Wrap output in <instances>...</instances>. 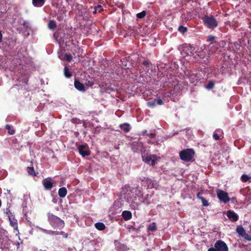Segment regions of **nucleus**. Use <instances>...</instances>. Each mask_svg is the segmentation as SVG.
I'll list each match as a JSON object with an SVG mask.
<instances>
[{
	"label": "nucleus",
	"instance_id": "1",
	"mask_svg": "<svg viewBox=\"0 0 251 251\" xmlns=\"http://www.w3.org/2000/svg\"><path fill=\"white\" fill-rule=\"evenodd\" d=\"M133 189H130L129 186L126 185L123 189L122 193L119 196V198L115 201V202L118 203V204L126 203L135 204L136 197H133Z\"/></svg>",
	"mask_w": 251,
	"mask_h": 251
},
{
	"label": "nucleus",
	"instance_id": "2",
	"mask_svg": "<svg viewBox=\"0 0 251 251\" xmlns=\"http://www.w3.org/2000/svg\"><path fill=\"white\" fill-rule=\"evenodd\" d=\"M48 221L54 229H61L65 226L64 221L52 214H48Z\"/></svg>",
	"mask_w": 251,
	"mask_h": 251
},
{
	"label": "nucleus",
	"instance_id": "3",
	"mask_svg": "<svg viewBox=\"0 0 251 251\" xmlns=\"http://www.w3.org/2000/svg\"><path fill=\"white\" fill-rule=\"evenodd\" d=\"M204 25L209 29H214L218 25V22L212 15H205L202 17Z\"/></svg>",
	"mask_w": 251,
	"mask_h": 251
},
{
	"label": "nucleus",
	"instance_id": "4",
	"mask_svg": "<svg viewBox=\"0 0 251 251\" xmlns=\"http://www.w3.org/2000/svg\"><path fill=\"white\" fill-rule=\"evenodd\" d=\"M180 158L185 162L192 161L195 155L194 150L192 149H184L179 153Z\"/></svg>",
	"mask_w": 251,
	"mask_h": 251
},
{
	"label": "nucleus",
	"instance_id": "5",
	"mask_svg": "<svg viewBox=\"0 0 251 251\" xmlns=\"http://www.w3.org/2000/svg\"><path fill=\"white\" fill-rule=\"evenodd\" d=\"M228 248L226 244L222 240L217 241L214 244V247L208 249L207 251H228Z\"/></svg>",
	"mask_w": 251,
	"mask_h": 251
},
{
	"label": "nucleus",
	"instance_id": "6",
	"mask_svg": "<svg viewBox=\"0 0 251 251\" xmlns=\"http://www.w3.org/2000/svg\"><path fill=\"white\" fill-rule=\"evenodd\" d=\"M217 197L221 202L226 203L230 201L228 193L222 190L218 189L216 190Z\"/></svg>",
	"mask_w": 251,
	"mask_h": 251
},
{
	"label": "nucleus",
	"instance_id": "7",
	"mask_svg": "<svg viewBox=\"0 0 251 251\" xmlns=\"http://www.w3.org/2000/svg\"><path fill=\"white\" fill-rule=\"evenodd\" d=\"M6 214L8 215L10 226L14 228V230H18L17 220L14 217H12V213L10 212L9 210L6 212Z\"/></svg>",
	"mask_w": 251,
	"mask_h": 251
},
{
	"label": "nucleus",
	"instance_id": "8",
	"mask_svg": "<svg viewBox=\"0 0 251 251\" xmlns=\"http://www.w3.org/2000/svg\"><path fill=\"white\" fill-rule=\"evenodd\" d=\"M156 158L155 155H148L143 158V160L146 163L154 166L155 164Z\"/></svg>",
	"mask_w": 251,
	"mask_h": 251
},
{
	"label": "nucleus",
	"instance_id": "9",
	"mask_svg": "<svg viewBox=\"0 0 251 251\" xmlns=\"http://www.w3.org/2000/svg\"><path fill=\"white\" fill-rule=\"evenodd\" d=\"M86 146L85 145H80L78 147V150L79 153L83 156L85 157L86 156H88L90 154V152L88 150H85Z\"/></svg>",
	"mask_w": 251,
	"mask_h": 251
},
{
	"label": "nucleus",
	"instance_id": "10",
	"mask_svg": "<svg viewBox=\"0 0 251 251\" xmlns=\"http://www.w3.org/2000/svg\"><path fill=\"white\" fill-rule=\"evenodd\" d=\"M227 216L233 222H236L238 220V216L234 211L228 210L227 212Z\"/></svg>",
	"mask_w": 251,
	"mask_h": 251
},
{
	"label": "nucleus",
	"instance_id": "11",
	"mask_svg": "<svg viewBox=\"0 0 251 251\" xmlns=\"http://www.w3.org/2000/svg\"><path fill=\"white\" fill-rule=\"evenodd\" d=\"M44 231L47 233H49L51 235H62L64 238H67L68 237V234L65 233L63 231H52V230H44Z\"/></svg>",
	"mask_w": 251,
	"mask_h": 251
},
{
	"label": "nucleus",
	"instance_id": "12",
	"mask_svg": "<svg viewBox=\"0 0 251 251\" xmlns=\"http://www.w3.org/2000/svg\"><path fill=\"white\" fill-rule=\"evenodd\" d=\"M75 88L80 91L84 92L85 90L84 85L77 79H75L74 82Z\"/></svg>",
	"mask_w": 251,
	"mask_h": 251
},
{
	"label": "nucleus",
	"instance_id": "13",
	"mask_svg": "<svg viewBox=\"0 0 251 251\" xmlns=\"http://www.w3.org/2000/svg\"><path fill=\"white\" fill-rule=\"evenodd\" d=\"M122 217L125 221H128L131 219L132 214L129 211H124L122 212Z\"/></svg>",
	"mask_w": 251,
	"mask_h": 251
},
{
	"label": "nucleus",
	"instance_id": "14",
	"mask_svg": "<svg viewBox=\"0 0 251 251\" xmlns=\"http://www.w3.org/2000/svg\"><path fill=\"white\" fill-rule=\"evenodd\" d=\"M7 238H0V249L3 250L7 248L8 244L7 243Z\"/></svg>",
	"mask_w": 251,
	"mask_h": 251
},
{
	"label": "nucleus",
	"instance_id": "15",
	"mask_svg": "<svg viewBox=\"0 0 251 251\" xmlns=\"http://www.w3.org/2000/svg\"><path fill=\"white\" fill-rule=\"evenodd\" d=\"M43 184L45 189L47 190H50L53 186L52 183L47 179H44Z\"/></svg>",
	"mask_w": 251,
	"mask_h": 251
},
{
	"label": "nucleus",
	"instance_id": "16",
	"mask_svg": "<svg viewBox=\"0 0 251 251\" xmlns=\"http://www.w3.org/2000/svg\"><path fill=\"white\" fill-rule=\"evenodd\" d=\"M45 0H32V4L35 7H41L45 4Z\"/></svg>",
	"mask_w": 251,
	"mask_h": 251
},
{
	"label": "nucleus",
	"instance_id": "17",
	"mask_svg": "<svg viewBox=\"0 0 251 251\" xmlns=\"http://www.w3.org/2000/svg\"><path fill=\"white\" fill-rule=\"evenodd\" d=\"M120 127L125 132H128L130 130V127L129 124L124 123L120 125Z\"/></svg>",
	"mask_w": 251,
	"mask_h": 251
},
{
	"label": "nucleus",
	"instance_id": "18",
	"mask_svg": "<svg viewBox=\"0 0 251 251\" xmlns=\"http://www.w3.org/2000/svg\"><path fill=\"white\" fill-rule=\"evenodd\" d=\"M67 193V189L65 187H62L58 190V195L60 198H64Z\"/></svg>",
	"mask_w": 251,
	"mask_h": 251
},
{
	"label": "nucleus",
	"instance_id": "19",
	"mask_svg": "<svg viewBox=\"0 0 251 251\" xmlns=\"http://www.w3.org/2000/svg\"><path fill=\"white\" fill-rule=\"evenodd\" d=\"M236 232L238 233V234L242 237L244 236L245 233H246V230L242 226H238L236 228Z\"/></svg>",
	"mask_w": 251,
	"mask_h": 251
},
{
	"label": "nucleus",
	"instance_id": "20",
	"mask_svg": "<svg viewBox=\"0 0 251 251\" xmlns=\"http://www.w3.org/2000/svg\"><path fill=\"white\" fill-rule=\"evenodd\" d=\"M146 184H147L148 188L151 189L154 186V180L147 178L146 180Z\"/></svg>",
	"mask_w": 251,
	"mask_h": 251
},
{
	"label": "nucleus",
	"instance_id": "21",
	"mask_svg": "<svg viewBox=\"0 0 251 251\" xmlns=\"http://www.w3.org/2000/svg\"><path fill=\"white\" fill-rule=\"evenodd\" d=\"M95 227L99 230H103L105 228V225L101 222H98L95 224Z\"/></svg>",
	"mask_w": 251,
	"mask_h": 251
},
{
	"label": "nucleus",
	"instance_id": "22",
	"mask_svg": "<svg viewBox=\"0 0 251 251\" xmlns=\"http://www.w3.org/2000/svg\"><path fill=\"white\" fill-rule=\"evenodd\" d=\"M203 193L202 192H199L197 194V198L201 200V202L202 204H208L207 201L202 196Z\"/></svg>",
	"mask_w": 251,
	"mask_h": 251
},
{
	"label": "nucleus",
	"instance_id": "23",
	"mask_svg": "<svg viewBox=\"0 0 251 251\" xmlns=\"http://www.w3.org/2000/svg\"><path fill=\"white\" fill-rule=\"evenodd\" d=\"M203 193L202 192H199L197 194V198L201 200V202L202 204H208L207 201L202 196Z\"/></svg>",
	"mask_w": 251,
	"mask_h": 251
},
{
	"label": "nucleus",
	"instance_id": "24",
	"mask_svg": "<svg viewBox=\"0 0 251 251\" xmlns=\"http://www.w3.org/2000/svg\"><path fill=\"white\" fill-rule=\"evenodd\" d=\"M27 171L29 175L32 176H36V173H35L32 165L27 168Z\"/></svg>",
	"mask_w": 251,
	"mask_h": 251
},
{
	"label": "nucleus",
	"instance_id": "25",
	"mask_svg": "<svg viewBox=\"0 0 251 251\" xmlns=\"http://www.w3.org/2000/svg\"><path fill=\"white\" fill-rule=\"evenodd\" d=\"M64 75L65 77L70 78L72 76V73L69 71L68 68L66 66L64 69Z\"/></svg>",
	"mask_w": 251,
	"mask_h": 251
},
{
	"label": "nucleus",
	"instance_id": "26",
	"mask_svg": "<svg viewBox=\"0 0 251 251\" xmlns=\"http://www.w3.org/2000/svg\"><path fill=\"white\" fill-rule=\"evenodd\" d=\"M5 128L8 130V133L10 135H13L15 132V130L12 129V126L9 125H6Z\"/></svg>",
	"mask_w": 251,
	"mask_h": 251
},
{
	"label": "nucleus",
	"instance_id": "27",
	"mask_svg": "<svg viewBox=\"0 0 251 251\" xmlns=\"http://www.w3.org/2000/svg\"><path fill=\"white\" fill-rule=\"evenodd\" d=\"M56 24L54 20L50 21L48 24V27L50 29H54L56 27Z\"/></svg>",
	"mask_w": 251,
	"mask_h": 251
},
{
	"label": "nucleus",
	"instance_id": "28",
	"mask_svg": "<svg viewBox=\"0 0 251 251\" xmlns=\"http://www.w3.org/2000/svg\"><path fill=\"white\" fill-rule=\"evenodd\" d=\"M156 100H150L147 102V105L151 108H153L156 105Z\"/></svg>",
	"mask_w": 251,
	"mask_h": 251
},
{
	"label": "nucleus",
	"instance_id": "29",
	"mask_svg": "<svg viewBox=\"0 0 251 251\" xmlns=\"http://www.w3.org/2000/svg\"><path fill=\"white\" fill-rule=\"evenodd\" d=\"M148 230L151 231H155L156 230V224L155 222H153L148 226Z\"/></svg>",
	"mask_w": 251,
	"mask_h": 251
},
{
	"label": "nucleus",
	"instance_id": "30",
	"mask_svg": "<svg viewBox=\"0 0 251 251\" xmlns=\"http://www.w3.org/2000/svg\"><path fill=\"white\" fill-rule=\"evenodd\" d=\"M250 178L251 177L246 174H243L241 177L242 181L244 182L248 181Z\"/></svg>",
	"mask_w": 251,
	"mask_h": 251
},
{
	"label": "nucleus",
	"instance_id": "31",
	"mask_svg": "<svg viewBox=\"0 0 251 251\" xmlns=\"http://www.w3.org/2000/svg\"><path fill=\"white\" fill-rule=\"evenodd\" d=\"M146 14H147L146 11H143L141 12H140V13L137 14L136 16H137V18L138 19H142L146 16Z\"/></svg>",
	"mask_w": 251,
	"mask_h": 251
},
{
	"label": "nucleus",
	"instance_id": "32",
	"mask_svg": "<svg viewBox=\"0 0 251 251\" xmlns=\"http://www.w3.org/2000/svg\"><path fill=\"white\" fill-rule=\"evenodd\" d=\"M103 10V8L101 5H98L95 8V11H94V13H96L97 12L100 13Z\"/></svg>",
	"mask_w": 251,
	"mask_h": 251
},
{
	"label": "nucleus",
	"instance_id": "33",
	"mask_svg": "<svg viewBox=\"0 0 251 251\" xmlns=\"http://www.w3.org/2000/svg\"><path fill=\"white\" fill-rule=\"evenodd\" d=\"M178 30L180 32H181L182 33H184L187 31V28L186 27L183 26L182 25H180L178 27Z\"/></svg>",
	"mask_w": 251,
	"mask_h": 251
},
{
	"label": "nucleus",
	"instance_id": "34",
	"mask_svg": "<svg viewBox=\"0 0 251 251\" xmlns=\"http://www.w3.org/2000/svg\"><path fill=\"white\" fill-rule=\"evenodd\" d=\"M214 86V83L212 81H210L206 85V88L208 90L212 89Z\"/></svg>",
	"mask_w": 251,
	"mask_h": 251
},
{
	"label": "nucleus",
	"instance_id": "35",
	"mask_svg": "<svg viewBox=\"0 0 251 251\" xmlns=\"http://www.w3.org/2000/svg\"><path fill=\"white\" fill-rule=\"evenodd\" d=\"M215 37L213 35H209L207 37V41L209 42H211V43H214L215 42Z\"/></svg>",
	"mask_w": 251,
	"mask_h": 251
},
{
	"label": "nucleus",
	"instance_id": "36",
	"mask_svg": "<svg viewBox=\"0 0 251 251\" xmlns=\"http://www.w3.org/2000/svg\"><path fill=\"white\" fill-rule=\"evenodd\" d=\"M65 58L67 61L70 62L72 59L73 56L71 54L66 53L65 55Z\"/></svg>",
	"mask_w": 251,
	"mask_h": 251
},
{
	"label": "nucleus",
	"instance_id": "37",
	"mask_svg": "<svg viewBox=\"0 0 251 251\" xmlns=\"http://www.w3.org/2000/svg\"><path fill=\"white\" fill-rule=\"evenodd\" d=\"M246 240L251 241V235H249L247 233H245L244 236H242Z\"/></svg>",
	"mask_w": 251,
	"mask_h": 251
},
{
	"label": "nucleus",
	"instance_id": "38",
	"mask_svg": "<svg viewBox=\"0 0 251 251\" xmlns=\"http://www.w3.org/2000/svg\"><path fill=\"white\" fill-rule=\"evenodd\" d=\"M71 122L74 124H78L81 123V121L77 118H73L71 120Z\"/></svg>",
	"mask_w": 251,
	"mask_h": 251
},
{
	"label": "nucleus",
	"instance_id": "39",
	"mask_svg": "<svg viewBox=\"0 0 251 251\" xmlns=\"http://www.w3.org/2000/svg\"><path fill=\"white\" fill-rule=\"evenodd\" d=\"M198 55L201 59H203L205 57L204 54L202 52H199L195 56V58H196V56Z\"/></svg>",
	"mask_w": 251,
	"mask_h": 251
},
{
	"label": "nucleus",
	"instance_id": "40",
	"mask_svg": "<svg viewBox=\"0 0 251 251\" xmlns=\"http://www.w3.org/2000/svg\"><path fill=\"white\" fill-rule=\"evenodd\" d=\"M143 64L146 67V68H149V65L150 64V62L148 60H144L143 62Z\"/></svg>",
	"mask_w": 251,
	"mask_h": 251
},
{
	"label": "nucleus",
	"instance_id": "41",
	"mask_svg": "<svg viewBox=\"0 0 251 251\" xmlns=\"http://www.w3.org/2000/svg\"><path fill=\"white\" fill-rule=\"evenodd\" d=\"M156 103L158 105H162L164 104V102L161 99L156 100Z\"/></svg>",
	"mask_w": 251,
	"mask_h": 251
},
{
	"label": "nucleus",
	"instance_id": "42",
	"mask_svg": "<svg viewBox=\"0 0 251 251\" xmlns=\"http://www.w3.org/2000/svg\"><path fill=\"white\" fill-rule=\"evenodd\" d=\"M213 137L216 140H218L220 139V136L216 132L213 133Z\"/></svg>",
	"mask_w": 251,
	"mask_h": 251
},
{
	"label": "nucleus",
	"instance_id": "43",
	"mask_svg": "<svg viewBox=\"0 0 251 251\" xmlns=\"http://www.w3.org/2000/svg\"><path fill=\"white\" fill-rule=\"evenodd\" d=\"M190 50L191 54H193V52L194 51L195 49L194 47L190 46Z\"/></svg>",
	"mask_w": 251,
	"mask_h": 251
},
{
	"label": "nucleus",
	"instance_id": "44",
	"mask_svg": "<svg viewBox=\"0 0 251 251\" xmlns=\"http://www.w3.org/2000/svg\"><path fill=\"white\" fill-rule=\"evenodd\" d=\"M230 201L231 203H235L237 202L236 199L235 198H230Z\"/></svg>",
	"mask_w": 251,
	"mask_h": 251
},
{
	"label": "nucleus",
	"instance_id": "45",
	"mask_svg": "<svg viewBox=\"0 0 251 251\" xmlns=\"http://www.w3.org/2000/svg\"><path fill=\"white\" fill-rule=\"evenodd\" d=\"M149 136L151 137V138H153V137H154L155 136V133H151L150 134H149Z\"/></svg>",
	"mask_w": 251,
	"mask_h": 251
},
{
	"label": "nucleus",
	"instance_id": "46",
	"mask_svg": "<svg viewBox=\"0 0 251 251\" xmlns=\"http://www.w3.org/2000/svg\"><path fill=\"white\" fill-rule=\"evenodd\" d=\"M2 39V35L1 31H0V43L1 42Z\"/></svg>",
	"mask_w": 251,
	"mask_h": 251
},
{
	"label": "nucleus",
	"instance_id": "47",
	"mask_svg": "<svg viewBox=\"0 0 251 251\" xmlns=\"http://www.w3.org/2000/svg\"><path fill=\"white\" fill-rule=\"evenodd\" d=\"M83 126L85 128H86L87 127V124L86 123H85V121H83Z\"/></svg>",
	"mask_w": 251,
	"mask_h": 251
},
{
	"label": "nucleus",
	"instance_id": "48",
	"mask_svg": "<svg viewBox=\"0 0 251 251\" xmlns=\"http://www.w3.org/2000/svg\"><path fill=\"white\" fill-rule=\"evenodd\" d=\"M147 133V130H144L142 132V133H143V135L146 134Z\"/></svg>",
	"mask_w": 251,
	"mask_h": 251
},
{
	"label": "nucleus",
	"instance_id": "49",
	"mask_svg": "<svg viewBox=\"0 0 251 251\" xmlns=\"http://www.w3.org/2000/svg\"><path fill=\"white\" fill-rule=\"evenodd\" d=\"M57 19L59 20V21H61V19H62V17L61 16H57Z\"/></svg>",
	"mask_w": 251,
	"mask_h": 251
},
{
	"label": "nucleus",
	"instance_id": "50",
	"mask_svg": "<svg viewBox=\"0 0 251 251\" xmlns=\"http://www.w3.org/2000/svg\"><path fill=\"white\" fill-rule=\"evenodd\" d=\"M56 209H57V210H59V208H58V207H57V208H56Z\"/></svg>",
	"mask_w": 251,
	"mask_h": 251
},
{
	"label": "nucleus",
	"instance_id": "51",
	"mask_svg": "<svg viewBox=\"0 0 251 251\" xmlns=\"http://www.w3.org/2000/svg\"><path fill=\"white\" fill-rule=\"evenodd\" d=\"M204 206H208V205H207V204H205V205H203Z\"/></svg>",
	"mask_w": 251,
	"mask_h": 251
}]
</instances>
